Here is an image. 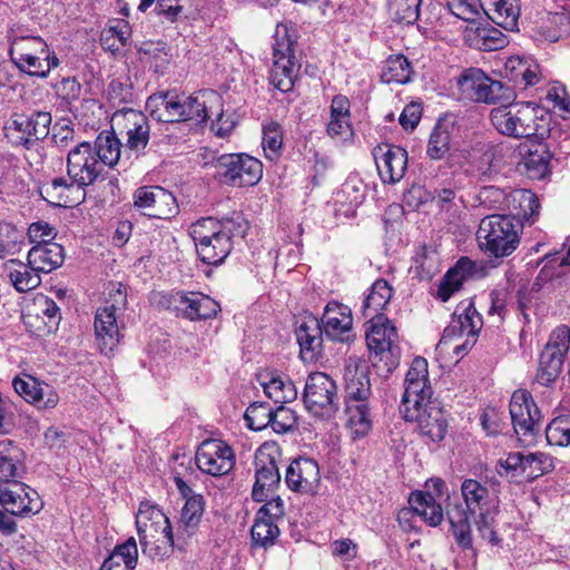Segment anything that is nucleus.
Returning a JSON list of instances; mask_svg holds the SVG:
<instances>
[{
    "label": "nucleus",
    "instance_id": "nucleus-1",
    "mask_svg": "<svg viewBox=\"0 0 570 570\" xmlns=\"http://www.w3.org/2000/svg\"><path fill=\"white\" fill-rule=\"evenodd\" d=\"M461 495L464 505L456 503L448 510L446 517L450 529L458 547L476 556L473 546L470 515L474 514V525L482 540L492 546H499L501 539L495 531V515L499 500L480 481L464 479L461 483Z\"/></svg>",
    "mask_w": 570,
    "mask_h": 570
},
{
    "label": "nucleus",
    "instance_id": "nucleus-2",
    "mask_svg": "<svg viewBox=\"0 0 570 570\" xmlns=\"http://www.w3.org/2000/svg\"><path fill=\"white\" fill-rule=\"evenodd\" d=\"M490 120L498 132L511 138H540L550 130L549 114L534 102L520 101L495 107Z\"/></svg>",
    "mask_w": 570,
    "mask_h": 570
},
{
    "label": "nucleus",
    "instance_id": "nucleus-3",
    "mask_svg": "<svg viewBox=\"0 0 570 570\" xmlns=\"http://www.w3.org/2000/svg\"><path fill=\"white\" fill-rule=\"evenodd\" d=\"M301 69V51L295 39L288 35L284 24H278L273 46L271 82L282 92L291 91Z\"/></svg>",
    "mask_w": 570,
    "mask_h": 570
},
{
    "label": "nucleus",
    "instance_id": "nucleus-4",
    "mask_svg": "<svg viewBox=\"0 0 570 570\" xmlns=\"http://www.w3.org/2000/svg\"><path fill=\"white\" fill-rule=\"evenodd\" d=\"M247 223L240 214L217 220L213 217H203L189 227V235L195 246L218 247L230 249L238 245L235 239L244 238Z\"/></svg>",
    "mask_w": 570,
    "mask_h": 570
},
{
    "label": "nucleus",
    "instance_id": "nucleus-5",
    "mask_svg": "<svg viewBox=\"0 0 570 570\" xmlns=\"http://www.w3.org/2000/svg\"><path fill=\"white\" fill-rule=\"evenodd\" d=\"M303 401L314 416L325 420L334 417L340 410L335 381L323 372L311 373L305 383Z\"/></svg>",
    "mask_w": 570,
    "mask_h": 570
},
{
    "label": "nucleus",
    "instance_id": "nucleus-6",
    "mask_svg": "<svg viewBox=\"0 0 570 570\" xmlns=\"http://www.w3.org/2000/svg\"><path fill=\"white\" fill-rule=\"evenodd\" d=\"M51 121V114L48 111L13 114L4 125V134L12 145L30 149L49 135Z\"/></svg>",
    "mask_w": 570,
    "mask_h": 570
},
{
    "label": "nucleus",
    "instance_id": "nucleus-7",
    "mask_svg": "<svg viewBox=\"0 0 570 570\" xmlns=\"http://www.w3.org/2000/svg\"><path fill=\"white\" fill-rule=\"evenodd\" d=\"M511 252H491L488 258L471 261L462 257L458 261L453 268L445 274L443 282L439 286L438 295L441 301L446 302L451 295L456 292L466 277L482 278L493 268H497L501 259Z\"/></svg>",
    "mask_w": 570,
    "mask_h": 570
},
{
    "label": "nucleus",
    "instance_id": "nucleus-8",
    "mask_svg": "<svg viewBox=\"0 0 570 570\" xmlns=\"http://www.w3.org/2000/svg\"><path fill=\"white\" fill-rule=\"evenodd\" d=\"M570 348V327L561 324L550 334L540 354L537 381L544 386L554 382L561 373L566 355Z\"/></svg>",
    "mask_w": 570,
    "mask_h": 570
},
{
    "label": "nucleus",
    "instance_id": "nucleus-9",
    "mask_svg": "<svg viewBox=\"0 0 570 570\" xmlns=\"http://www.w3.org/2000/svg\"><path fill=\"white\" fill-rule=\"evenodd\" d=\"M518 224L505 215L484 217L476 232L480 249H515L519 244Z\"/></svg>",
    "mask_w": 570,
    "mask_h": 570
},
{
    "label": "nucleus",
    "instance_id": "nucleus-10",
    "mask_svg": "<svg viewBox=\"0 0 570 570\" xmlns=\"http://www.w3.org/2000/svg\"><path fill=\"white\" fill-rule=\"evenodd\" d=\"M216 166L223 180L233 187L254 186L263 177V164L247 154H225Z\"/></svg>",
    "mask_w": 570,
    "mask_h": 570
},
{
    "label": "nucleus",
    "instance_id": "nucleus-11",
    "mask_svg": "<svg viewBox=\"0 0 570 570\" xmlns=\"http://www.w3.org/2000/svg\"><path fill=\"white\" fill-rule=\"evenodd\" d=\"M432 387L429 381L428 361L415 357L404 380V393L401 401L403 415L432 404Z\"/></svg>",
    "mask_w": 570,
    "mask_h": 570
},
{
    "label": "nucleus",
    "instance_id": "nucleus-12",
    "mask_svg": "<svg viewBox=\"0 0 570 570\" xmlns=\"http://www.w3.org/2000/svg\"><path fill=\"white\" fill-rule=\"evenodd\" d=\"M458 87L462 98L473 102L491 105L505 96L502 82L490 78L479 68L464 69L458 79Z\"/></svg>",
    "mask_w": 570,
    "mask_h": 570
},
{
    "label": "nucleus",
    "instance_id": "nucleus-13",
    "mask_svg": "<svg viewBox=\"0 0 570 570\" xmlns=\"http://www.w3.org/2000/svg\"><path fill=\"white\" fill-rule=\"evenodd\" d=\"M0 505L11 515L27 518L39 513L43 503L36 490L13 480L0 483Z\"/></svg>",
    "mask_w": 570,
    "mask_h": 570
},
{
    "label": "nucleus",
    "instance_id": "nucleus-14",
    "mask_svg": "<svg viewBox=\"0 0 570 570\" xmlns=\"http://www.w3.org/2000/svg\"><path fill=\"white\" fill-rule=\"evenodd\" d=\"M195 461L203 473L218 478L228 474L233 470L235 453L226 442L208 439L199 444Z\"/></svg>",
    "mask_w": 570,
    "mask_h": 570
},
{
    "label": "nucleus",
    "instance_id": "nucleus-15",
    "mask_svg": "<svg viewBox=\"0 0 570 570\" xmlns=\"http://www.w3.org/2000/svg\"><path fill=\"white\" fill-rule=\"evenodd\" d=\"M101 161L95 156V149L88 141H82L69 150L67 157V174L70 180L83 188L95 183L102 174Z\"/></svg>",
    "mask_w": 570,
    "mask_h": 570
},
{
    "label": "nucleus",
    "instance_id": "nucleus-16",
    "mask_svg": "<svg viewBox=\"0 0 570 570\" xmlns=\"http://www.w3.org/2000/svg\"><path fill=\"white\" fill-rule=\"evenodd\" d=\"M176 105L179 108L175 111L174 122L194 120L202 124L214 115V109L222 106V98L217 91L204 89L188 97L176 96Z\"/></svg>",
    "mask_w": 570,
    "mask_h": 570
},
{
    "label": "nucleus",
    "instance_id": "nucleus-17",
    "mask_svg": "<svg viewBox=\"0 0 570 570\" xmlns=\"http://www.w3.org/2000/svg\"><path fill=\"white\" fill-rule=\"evenodd\" d=\"M134 205L144 215L157 219H169L178 210L174 195L159 186L139 187L134 194Z\"/></svg>",
    "mask_w": 570,
    "mask_h": 570
},
{
    "label": "nucleus",
    "instance_id": "nucleus-18",
    "mask_svg": "<svg viewBox=\"0 0 570 570\" xmlns=\"http://www.w3.org/2000/svg\"><path fill=\"white\" fill-rule=\"evenodd\" d=\"M511 421L519 436H533L540 428L541 414L528 391H515L509 405Z\"/></svg>",
    "mask_w": 570,
    "mask_h": 570
},
{
    "label": "nucleus",
    "instance_id": "nucleus-19",
    "mask_svg": "<svg viewBox=\"0 0 570 570\" xmlns=\"http://www.w3.org/2000/svg\"><path fill=\"white\" fill-rule=\"evenodd\" d=\"M47 52V43L40 37L26 36L12 39L9 56L13 63L23 72L37 76L42 56Z\"/></svg>",
    "mask_w": 570,
    "mask_h": 570
},
{
    "label": "nucleus",
    "instance_id": "nucleus-20",
    "mask_svg": "<svg viewBox=\"0 0 570 570\" xmlns=\"http://www.w3.org/2000/svg\"><path fill=\"white\" fill-rule=\"evenodd\" d=\"M161 297V303L166 304L168 308L171 305L177 309L184 308L186 317L191 321L212 318L220 309L219 304L215 299L203 293L177 292L163 295Z\"/></svg>",
    "mask_w": 570,
    "mask_h": 570
},
{
    "label": "nucleus",
    "instance_id": "nucleus-21",
    "mask_svg": "<svg viewBox=\"0 0 570 570\" xmlns=\"http://www.w3.org/2000/svg\"><path fill=\"white\" fill-rule=\"evenodd\" d=\"M373 157L383 183L400 181L406 171L407 151L395 145L381 144L373 149Z\"/></svg>",
    "mask_w": 570,
    "mask_h": 570
},
{
    "label": "nucleus",
    "instance_id": "nucleus-22",
    "mask_svg": "<svg viewBox=\"0 0 570 570\" xmlns=\"http://www.w3.org/2000/svg\"><path fill=\"white\" fill-rule=\"evenodd\" d=\"M271 446L262 445L255 455V483L252 497L257 502L267 500L268 492L281 482L275 456L269 452Z\"/></svg>",
    "mask_w": 570,
    "mask_h": 570
},
{
    "label": "nucleus",
    "instance_id": "nucleus-23",
    "mask_svg": "<svg viewBox=\"0 0 570 570\" xmlns=\"http://www.w3.org/2000/svg\"><path fill=\"white\" fill-rule=\"evenodd\" d=\"M285 482L294 492L315 494L321 483L318 463L311 458H298L286 469Z\"/></svg>",
    "mask_w": 570,
    "mask_h": 570
},
{
    "label": "nucleus",
    "instance_id": "nucleus-24",
    "mask_svg": "<svg viewBox=\"0 0 570 570\" xmlns=\"http://www.w3.org/2000/svg\"><path fill=\"white\" fill-rule=\"evenodd\" d=\"M344 403L368 402L372 390L365 361L348 358L344 368Z\"/></svg>",
    "mask_w": 570,
    "mask_h": 570
},
{
    "label": "nucleus",
    "instance_id": "nucleus-25",
    "mask_svg": "<svg viewBox=\"0 0 570 570\" xmlns=\"http://www.w3.org/2000/svg\"><path fill=\"white\" fill-rule=\"evenodd\" d=\"M112 121L122 125L127 136V147L135 151L146 148L149 141V124L147 117L138 110L122 107L112 116Z\"/></svg>",
    "mask_w": 570,
    "mask_h": 570
},
{
    "label": "nucleus",
    "instance_id": "nucleus-26",
    "mask_svg": "<svg viewBox=\"0 0 570 570\" xmlns=\"http://www.w3.org/2000/svg\"><path fill=\"white\" fill-rule=\"evenodd\" d=\"M324 335L332 341L348 342L352 334V313L348 306L330 302L320 321Z\"/></svg>",
    "mask_w": 570,
    "mask_h": 570
},
{
    "label": "nucleus",
    "instance_id": "nucleus-27",
    "mask_svg": "<svg viewBox=\"0 0 570 570\" xmlns=\"http://www.w3.org/2000/svg\"><path fill=\"white\" fill-rule=\"evenodd\" d=\"M482 325V315L476 311L473 303L469 302L468 304H461L456 307L453 320L445 328L444 333L448 336H468L463 345L455 347V351L459 354L461 350H465L468 345H473L475 343V337L481 331Z\"/></svg>",
    "mask_w": 570,
    "mask_h": 570
},
{
    "label": "nucleus",
    "instance_id": "nucleus-28",
    "mask_svg": "<svg viewBox=\"0 0 570 570\" xmlns=\"http://www.w3.org/2000/svg\"><path fill=\"white\" fill-rule=\"evenodd\" d=\"M327 135L340 144H348L354 138L351 121V102L346 96L336 95L330 106V120L326 126Z\"/></svg>",
    "mask_w": 570,
    "mask_h": 570
},
{
    "label": "nucleus",
    "instance_id": "nucleus-29",
    "mask_svg": "<svg viewBox=\"0 0 570 570\" xmlns=\"http://www.w3.org/2000/svg\"><path fill=\"white\" fill-rule=\"evenodd\" d=\"M406 421H415L420 433L433 442L442 441L448 430V420L443 410L432 403L404 415Z\"/></svg>",
    "mask_w": 570,
    "mask_h": 570
},
{
    "label": "nucleus",
    "instance_id": "nucleus-30",
    "mask_svg": "<svg viewBox=\"0 0 570 570\" xmlns=\"http://www.w3.org/2000/svg\"><path fill=\"white\" fill-rule=\"evenodd\" d=\"M40 193L49 204L57 207H73L86 197L85 188L63 177L53 178L45 184Z\"/></svg>",
    "mask_w": 570,
    "mask_h": 570
},
{
    "label": "nucleus",
    "instance_id": "nucleus-31",
    "mask_svg": "<svg viewBox=\"0 0 570 570\" xmlns=\"http://www.w3.org/2000/svg\"><path fill=\"white\" fill-rule=\"evenodd\" d=\"M396 337V328L385 316L370 318V326L366 330V344L370 351L382 358L392 356Z\"/></svg>",
    "mask_w": 570,
    "mask_h": 570
},
{
    "label": "nucleus",
    "instance_id": "nucleus-32",
    "mask_svg": "<svg viewBox=\"0 0 570 570\" xmlns=\"http://www.w3.org/2000/svg\"><path fill=\"white\" fill-rule=\"evenodd\" d=\"M12 386L24 401L37 404L39 407L52 409L58 404L59 396L57 392L49 385L43 387L38 380L30 375L26 377L16 376L12 380Z\"/></svg>",
    "mask_w": 570,
    "mask_h": 570
},
{
    "label": "nucleus",
    "instance_id": "nucleus-33",
    "mask_svg": "<svg viewBox=\"0 0 570 570\" xmlns=\"http://www.w3.org/2000/svg\"><path fill=\"white\" fill-rule=\"evenodd\" d=\"M296 340L304 361L312 362L321 354L324 332L316 317L308 316L298 323Z\"/></svg>",
    "mask_w": 570,
    "mask_h": 570
},
{
    "label": "nucleus",
    "instance_id": "nucleus-34",
    "mask_svg": "<svg viewBox=\"0 0 570 570\" xmlns=\"http://www.w3.org/2000/svg\"><path fill=\"white\" fill-rule=\"evenodd\" d=\"M205 509L202 494L188 497L181 509L180 519L176 531L178 537V550H183L188 540L196 533Z\"/></svg>",
    "mask_w": 570,
    "mask_h": 570
},
{
    "label": "nucleus",
    "instance_id": "nucleus-35",
    "mask_svg": "<svg viewBox=\"0 0 570 570\" xmlns=\"http://www.w3.org/2000/svg\"><path fill=\"white\" fill-rule=\"evenodd\" d=\"M95 333L101 353L114 352L120 342L117 315L107 308H98L95 316Z\"/></svg>",
    "mask_w": 570,
    "mask_h": 570
},
{
    "label": "nucleus",
    "instance_id": "nucleus-36",
    "mask_svg": "<svg viewBox=\"0 0 570 570\" xmlns=\"http://www.w3.org/2000/svg\"><path fill=\"white\" fill-rule=\"evenodd\" d=\"M464 40L471 48L481 51H495L508 43L505 35L489 23L468 27Z\"/></svg>",
    "mask_w": 570,
    "mask_h": 570
},
{
    "label": "nucleus",
    "instance_id": "nucleus-37",
    "mask_svg": "<svg viewBox=\"0 0 570 570\" xmlns=\"http://www.w3.org/2000/svg\"><path fill=\"white\" fill-rule=\"evenodd\" d=\"M257 381L266 396L276 404L292 402L297 396V389L294 383L278 373L264 371L257 375Z\"/></svg>",
    "mask_w": 570,
    "mask_h": 570
},
{
    "label": "nucleus",
    "instance_id": "nucleus-38",
    "mask_svg": "<svg viewBox=\"0 0 570 570\" xmlns=\"http://www.w3.org/2000/svg\"><path fill=\"white\" fill-rule=\"evenodd\" d=\"M453 131V124L449 121L436 122L430 135L426 147V155L430 159L441 160L448 157L454 161Z\"/></svg>",
    "mask_w": 570,
    "mask_h": 570
},
{
    "label": "nucleus",
    "instance_id": "nucleus-39",
    "mask_svg": "<svg viewBox=\"0 0 570 570\" xmlns=\"http://www.w3.org/2000/svg\"><path fill=\"white\" fill-rule=\"evenodd\" d=\"M23 472L21 450L11 440L0 441V483L19 480Z\"/></svg>",
    "mask_w": 570,
    "mask_h": 570
},
{
    "label": "nucleus",
    "instance_id": "nucleus-40",
    "mask_svg": "<svg viewBox=\"0 0 570 570\" xmlns=\"http://www.w3.org/2000/svg\"><path fill=\"white\" fill-rule=\"evenodd\" d=\"M413 512L429 525H439L443 518V509L431 492H413L409 499Z\"/></svg>",
    "mask_w": 570,
    "mask_h": 570
},
{
    "label": "nucleus",
    "instance_id": "nucleus-41",
    "mask_svg": "<svg viewBox=\"0 0 570 570\" xmlns=\"http://www.w3.org/2000/svg\"><path fill=\"white\" fill-rule=\"evenodd\" d=\"M138 561V548L135 538H128L114 548L99 570H134Z\"/></svg>",
    "mask_w": 570,
    "mask_h": 570
},
{
    "label": "nucleus",
    "instance_id": "nucleus-42",
    "mask_svg": "<svg viewBox=\"0 0 570 570\" xmlns=\"http://www.w3.org/2000/svg\"><path fill=\"white\" fill-rule=\"evenodd\" d=\"M6 272L8 277L19 293H27L37 288L41 284V278L36 269L30 264L10 259L6 264Z\"/></svg>",
    "mask_w": 570,
    "mask_h": 570
},
{
    "label": "nucleus",
    "instance_id": "nucleus-43",
    "mask_svg": "<svg viewBox=\"0 0 570 570\" xmlns=\"http://www.w3.org/2000/svg\"><path fill=\"white\" fill-rule=\"evenodd\" d=\"M392 295L393 289L385 279L375 281L368 295L363 301V315L368 318L384 316L382 311L390 303Z\"/></svg>",
    "mask_w": 570,
    "mask_h": 570
},
{
    "label": "nucleus",
    "instance_id": "nucleus-44",
    "mask_svg": "<svg viewBox=\"0 0 570 570\" xmlns=\"http://www.w3.org/2000/svg\"><path fill=\"white\" fill-rule=\"evenodd\" d=\"M347 426L354 438H364L372 429V414L368 402L345 403Z\"/></svg>",
    "mask_w": 570,
    "mask_h": 570
},
{
    "label": "nucleus",
    "instance_id": "nucleus-45",
    "mask_svg": "<svg viewBox=\"0 0 570 570\" xmlns=\"http://www.w3.org/2000/svg\"><path fill=\"white\" fill-rule=\"evenodd\" d=\"M146 534L139 538L142 554L157 561H164L169 558L175 548L178 549L177 531L173 535L151 537L146 539Z\"/></svg>",
    "mask_w": 570,
    "mask_h": 570
},
{
    "label": "nucleus",
    "instance_id": "nucleus-46",
    "mask_svg": "<svg viewBox=\"0 0 570 570\" xmlns=\"http://www.w3.org/2000/svg\"><path fill=\"white\" fill-rule=\"evenodd\" d=\"M178 108L176 96L169 92L154 94L146 101V109L150 116L163 122H174L175 111Z\"/></svg>",
    "mask_w": 570,
    "mask_h": 570
},
{
    "label": "nucleus",
    "instance_id": "nucleus-47",
    "mask_svg": "<svg viewBox=\"0 0 570 570\" xmlns=\"http://www.w3.org/2000/svg\"><path fill=\"white\" fill-rule=\"evenodd\" d=\"M412 67L403 55L390 56L382 69L381 78L386 83L404 85L411 80Z\"/></svg>",
    "mask_w": 570,
    "mask_h": 570
},
{
    "label": "nucleus",
    "instance_id": "nucleus-48",
    "mask_svg": "<svg viewBox=\"0 0 570 570\" xmlns=\"http://www.w3.org/2000/svg\"><path fill=\"white\" fill-rule=\"evenodd\" d=\"M131 35L129 23L122 19L112 20L101 33V46L105 49L116 52L127 45Z\"/></svg>",
    "mask_w": 570,
    "mask_h": 570
},
{
    "label": "nucleus",
    "instance_id": "nucleus-49",
    "mask_svg": "<svg viewBox=\"0 0 570 570\" xmlns=\"http://www.w3.org/2000/svg\"><path fill=\"white\" fill-rule=\"evenodd\" d=\"M570 17L567 13L549 12L538 27V35L542 40L556 42L569 31Z\"/></svg>",
    "mask_w": 570,
    "mask_h": 570
},
{
    "label": "nucleus",
    "instance_id": "nucleus-50",
    "mask_svg": "<svg viewBox=\"0 0 570 570\" xmlns=\"http://www.w3.org/2000/svg\"><path fill=\"white\" fill-rule=\"evenodd\" d=\"M522 482H531L553 470V460L542 452L523 454Z\"/></svg>",
    "mask_w": 570,
    "mask_h": 570
},
{
    "label": "nucleus",
    "instance_id": "nucleus-51",
    "mask_svg": "<svg viewBox=\"0 0 570 570\" xmlns=\"http://www.w3.org/2000/svg\"><path fill=\"white\" fill-rule=\"evenodd\" d=\"M95 156L101 161L102 167H112L120 157V141L110 132L100 134L95 144Z\"/></svg>",
    "mask_w": 570,
    "mask_h": 570
},
{
    "label": "nucleus",
    "instance_id": "nucleus-52",
    "mask_svg": "<svg viewBox=\"0 0 570 570\" xmlns=\"http://www.w3.org/2000/svg\"><path fill=\"white\" fill-rule=\"evenodd\" d=\"M491 19L505 30H518L520 6L518 0H497Z\"/></svg>",
    "mask_w": 570,
    "mask_h": 570
},
{
    "label": "nucleus",
    "instance_id": "nucleus-53",
    "mask_svg": "<svg viewBox=\"0 0 570 570\" xmlns=\"http://www.w3.org/2000/svg\"><path fill=\"white\" fill-rule=\"evenodd\" d=\"M551 154L546 146L539 145L524 158L527 174L532 179H541L549 173Z\"/></svg>",
    "mask_w": 570,
    "mask_h": 570
},
{
    "label": "nucleus",
    "instance_id": "nucleus-54",
    "mask_svg": "<svg viewBox=\"0 0 570 570\" xmlns=\"http://www.w3.org/2000/svg\"><path fill=\"white\" fill-rule=\"evenodd\" d=\"M107 99L114 107L132 104L136 99L132 82L129 78L112 79L107 88Z\"/></svg>",
    "mask_w": 570,
    "mask_h": 570
},
{
    "label": "nucleus",
    "instance_id": "nucleus-55",
    "mask_svg": "<svg viewBox=\"0 0 570 570\" xmlns=\"http://www.w3.org/2000/svg\"><path fill=\"white\" fill-rule=\"evenodd\" d=\"M250 534L255 546L267 548L274 544L279 535V529L273 520L256 515Z\"/></svg>",
    "mask_w": 570,
    "mask_h": 570
},
{
    "label": "nucleus",
    "instance_id": "nucleus-56",
    "mask_svg": "<svg viewBox=\"0 0 570 570\" xmlns=\"http://www.w3.org/2000/svg\"><path fill=\"white\" fill-rule=\"evenodd\" d=\"M262 146L267 159H278L283 147V132L277 122H269L263 127Z\"/></svg>",
    "mask_w": 570,
    "mask_h": 570
},
{
    "label": "nucleus",
    "instance_id": "nucleus-57",
    "mask_svg": "<svg viewBox=\"0 0 570 570\" xmlns=\"http://www.w3.org/2000/svg\"><path fill=\"white\" fill-rule=\"evenodd\" d=\"M422 0H386L387 9L394 20L403 23H413L419 18Z\"/></svg>",
    "mask_w": 570,
    "mask_h": 570
},
{
    "label": "nucleus",
    "instance_id": "nucleus-58",
    "mask_svg": "<svg viewBox=\"0 0 570 570\" xmlns=\"http://www.w3.org/2000/svg\"><path fill=\"white\" fill-rule=\"evenodd\" d=\"M27 259L39 273H50L62 265L63 252H28Z\"/></svg>",
    "mask_w": 570,
    "mask_h": 570
},
{
    "label": "nucleus",
    "instance_id": "nucleus-59",
    "mask_svg": "<svg viewBox=\"0 0 570 570\" xmlns=\"http://www.w3.org/2000/svg\"><path fill=\"white\" fill-rule=\"evenodd\" d=\"M244 417L249 429L262 431L269 426L272 409L264 402H254L246 409Z\"/></svg>",
    "mask_w": 570,
    "mask_h": 570
},
{
    "label": "nucleus",
    "instance_id": "nucleus-60",
    "mask_svg": "<svg viewBox=\"0 0 570 570\" xmlns=\"http://www.w3.org/2000/svg\"><path fill=\"white\" fill-rule=\"evenodd\" d=\"M365 198L364 186L358 180H347L337 193V202L346 204V213H354Z\"/></svg>",
    "mask_w": 570,
    "mask_h": 570
},
{
    "label": "nucleus",
    "instance_id": "nucleus-61",
    "mask_svg": "<svg viewBox=\"0 0 570 570\" xmlns=\"http://www.w3.org/2000/svg\"><path fill=\"white\" fill-rule=\"evenodd\" d=\"M523 453L512 452L505 459H500L497 463V472L500 476H505L512 482L521 483V469L523 468Z\"/></svg>",
    "mask_w": 570,
    "mask_h": 570
},
{
    "label": "nucleus",
    "instance_id": "nucleus-62",
    "mask_svg": "<svg viewBox=\"0 0 570 570\" xmlns=\"http://www.w3.org/2000/svg\"><path fill=\"white\" fill-rule=\"evenodd\" d=\"M151 522L156 525L164 524L166 522V514L156 505H153L149 502H141L136 515V525L139 538L145 534L147 524Z\"/></svg>",
    "mask_w": 570,
    "mask_h": 570
},
{
    "label": "nucleus",
    "instance_id": "nucleus-63",
    "mask_svg": "<svg viewBox=\"0 0 570 570\" xmlns=\"http://www.w3.org/2000/svg\"><path fill=\"white\" fill-rule=\"evenodd\" d=\"M547 441L551 445H570V425L564 415L553 419L546 428Z\"/></svg>",
    "mask_w": 570,
    "mask_h": 570
},
{
    "label": "nucleus",
    "instance_id": "nucleus-64",
    "mask_svg": "<svg viewBox=\"0 0 570 570\" xmlns=\"http://www.w3.org/2000/svg\"><path fill=\"white\" fill-rule=\"evenodd\" d=\"M451 13L474 26L481 16L482 4L479 0H451L448 4Z\"/></svg>",
    "mask_w": 570,
    "mask_h": 570
}]
</instances>
